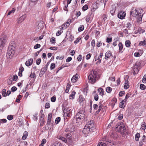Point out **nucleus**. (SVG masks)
Returning a JSON list of instances; mask_svg holds the SVG:
<instances>
[{
    "instance_id": "f257e3e1",
    "label": "nucleus",
    "mask_w": 146,
    "mask_h": 146,
    "mask_svg": "<svg viewBox=\"0 0 146 146\" xmlns=\"http://www.w3.org/2000/svg\"><path fill=\"white\" fill-rule=\"evenodd\" d=\"M98 75V74L96 70H92L90 71L89 75L88 76V82L92 84H94L96 82Z\"/></svg>"
},
{
    "instance_id": "f03ea898",
    "label": "nucleus",
    "mask_w": 146,
    "mask_h": 146,
    "mask_svg": "<svg viewBox=\"0 0 146 146\" xmlns=\"http://www.w3.org/2000/svg\"><path fill=\"white\" fill-rule=\"evenodd\" d=\"M85 111L83 109L79 110L76 113L75 115V118L76 122L79 123L81 122V121H83L85 117Z\"/></svg>"
},
{
    "instance_id": "7ed1b4c3",
    "label": "nucleus",
    "mask_w": 146,
    "mask_h": 146,
    "mask_svg": "<svg viewBox=\"0 0 146 146\" xmlns=\"http://www.w3.org/2000/svg\"><path fill=\"white\" fill-rule=\"evenodd\" d=\"M140 66L141 64L139 62H137L135 63V65L134 66L133 68V74L134 75H135L138 73L139 71L138 67H140Z\"/></svg>"
},
{
    "instance_id": "20e7f679",
    "label": "nucleus",
    "mask_w": 146,
    "mask_h": 146,
    "mask_svg": "<svg viewBox=\"0 0 146 146\" xmlns=\"http://www.w3.org/2000/svg\"><path fill=\"white\" fill-rule=\"evenodd\" d=\"M125 126L122 122L118 123L116 127L117 130L119 132L123 131L124 130Z\"/></svg>"
},
{
    "instance_id": "39448f33",
    "label": "nucleus",
    "mask_w": 146,
    "mask_h": 146,
    "mask_svg": "<svg viewBox=\"0 0 146 146\" xmlns=\"http://www.w3.org/2000/svg\"><path fill=\"white\" fill-rule=\"evenodd\" d=\"M52 113H50L48 115V119L46 124V125H47L48 127V129H47L48 130H50L51 129V128L49 127L48 126L50 125V124L51 123L52 124L53 122V121L52 120Z\"/></svg>"
},
{
    "instance_id": "423d86ee",
    "label": "nucleus",
    "mask_w": 146,
    "mask_h": 146,
    "mask_svg": "<svg viewBox=\"0 0 146 146\" xmlns=\"http://www.w3.org/2000/svg\"><path fill=\"white\" fill-rule=\"evenodd\" d=\"M71 109L69 108H65L63 110V113H64V117H70L71 115Z\"/></svg>"
},
{
    "instance_id": "0eeeda50",
    "label": "nucleus",
    "mask_w": 146,
    "mask_h": 146,
    "mask_svg": "<svg viewBox=\"0 0 146 146\" xmlns=\"http://www.w3.org/2000/svg\"><path fill=\"white\" fill-rule=\"evenodd\" d=\"M93 130L89 129L87 126H85L83 130V133L86 135H88L93 132Z\"/></svg>"
},
{
    "instance_id": "6e6552de",
    "label": "nucleus",
    "mask_w": 146,
    "mask_h": 146,
    "mask_svg": "<svg viewBox=\"0 0 146 146\" xmlns=\"http://www.w3.org/2000/svg\"><path fill=\"white\" fill-rule=\"evenodd\" d=\"M16 46V45L15 42L14 41H11L9 43L8 49L11 51H15Z\"/></svg>"
},
{
    "instance_id": "1a4fd4ad",
    "label": "nucleus",
    "mask_w": 146,
    "mask_h": 146,
    "mask_svg": "<svg viewBox=\"0 0 146 146\" xmlns=\"http://www.w3.org/2000/svg\"><path fill=\"white\" fill-rule=\"evenodd\" d=\"M94 125L93 121L90 120L88 122L85 126H87L89 129H92L93 131L95 128Z\"/></svg>"
},
{
    "instance_id": "9d476101",
    "label": "nucleus",
    "mask_w": 146,
    "mask_h": 146,
    "mask_svg": "<svg viewBox=\"0 0 146 146\" xmlns=\"http://www.w3.org/2000/svg\"><path fill=\"white\" fill-rule=\"evenodd\" d=\"M15 51L8 50L6 54V56L7 58L9 59H11L13 57L15 53Z\"/></svg>"
},
{
    "instance_id": "9b49d317",
    "label": "nucleus",
    "mask_w": 146,
    "mask_h": 146,
    "mask_svg": "<svg viewBox=\"0 0 146 146\" xmlns=\"http://www.w3.org/2000/svg\"><path fill=\"white\" fill-rule=\"evenodd\" d=\"M112 57V53L111 51L108 50L106 52L105 54V59L106 60H108Z\"/></svg>"
},
{
    "instance_id": "f8f14e48",
    "label": "nucleus",
    "mask_w": 146,
    "mask_h": 146,
    "mask_svg": "<svg viewBox=\"0 0 146 146\" xmlns=\"http://www.w3.org/2000/svg\"><path fill=\"white\" fill-rule=\"evenodd\" d=\"M146 143V136L143 135L139 143V146H142L143 145Z\"/></svg>"
},
{
    "instance_id": "ddd939ff",
    "label": "nucleus",
    "mask_w": 146,
    "mask_h": 146,
    "mask_svg": "<svg viewBox=\"0 0 146 146\" xmlns=\"http://www.w3.org/2000/svg\"><path fill=\"white\" fill-rule=\"evenodd\" d=\"M126 15V13L123 11H121L119 12L117 16L120 19H123L125 17Z\"/></svg>"
},
{
    "instance_id": "4468645a",
    "label": "nucleus",
    "mask_w": 146,
    "mask_h": 146,
    "mask_svg": "<svg viewBox=\"0 0 146 146\" xmlns=\"http://www.w3.org/2000/svg\"><path fill=\"white\" fill-rule=\"evenodd\" d=\"M105 109L103 105H100L99 106L98 109L96 111L95 113L98 114L101 111L102 112H104V111Z\"/></svg>"
},
{
    "instance_id": "2eb2a0df",
    "label": "nucleus",
    "mask_w": 146,
    "mask_h": 146,
    "mask_svg": "<svg viewBox=\"0 0 146 146\" xmlns=\"http://www.w3.org/2000/svg\"><path fill=\"white\" fill-rule=\"evenodd\" d=\"M138 14L139 13L136 9H135V10H133L131 11L130 14V17H131L132 15L135 17H136Z\"/></svg>"
},
{
    "instance_id": "dca6fc26",
    "label": "nucleus",
    "mask_w": 146,
    "mask_h": 146,
    "mask_svg": "<svg viewBox=\"0 0 146 146\" xmlns=\"http://www.w3.org/2000/svg\"><path fill=\"white\" fill-rule=\"evenodd\" d=\"M26 15L25 14L23 15L20 17L18 19V23H21L23 22L26 17Z\"/></svg>"
},
{
    "instance_id": "f3484780",
    "label": "nucleus",
    "mask_w": 146,
    "mask_h": 146,
    "mask_svg": "<svg viewBox=\"0 0 146 146\" xmlns=\"http://www.w3.org/2000/svg\"><path fill=\"white\" fill-rule=\"evenodd\" d=\"M79 75L76 74L75 75L73 76L71 80L72 83H75L78 79Z\"/></svg>"
},
{
    "instance_id": "a211bd4d",
    "label": "nucleus",
    "mask_w": 146,
    "mask_h": 146,
    "mask_svg": "<svg viewBox=\"0 0 146 146\" xmlns=\"http://www.w3.org/2000/svg\"><path fill=\"white\" fill-rule=\"evenodd\" d=\"M5 39L4 38H0V47L3 48L5 45Z\"/></svg>"
},
{
    "instance_id": "6ab92c4d",
    "label": "nucleus",
    "mask_w": 146,
    "mask_h": 146,
    "mask_svg": "<svg viewBox=\"0 0 146 146\" xmlns=\"http://www.w3.org/2000/svg\"><path fill=\"white\" fill-rule=\"evenodd\" d=\"M33 62V58H31L25 62V65L27 66H29L32 64Z\"/></svg>"
},
{
    "instance_id": "aec40b11",
    "label": "nucleus",
    "mask_w": 146,
    "mask_h": 146,
    "mask_svg": "<svg viewBox=\"0 0 146 146\" xmlns=\"http://www.w3.org/2000/svg\"><path fill=\"white\" fill-rule=\"evenodd\" d=\"M85 100V98L82 95H80L78 100L79 103L81 105H83V102Z\"/></svg>"
},
{
    "instance_id": "412c9836",
    "label": "nucleus",
    "mask_w": 146,
    "mask_h": 146,
    "mask_svg": "<svg viewBox=\"0 0 146 146\" xmlns=\"http://www.w3.org/2000/svg\"><path fill=\"white\" fill-rule=\"evenodd\" d=\"M57 138L59 139L62 140L65 143H66L67 142V140L65 138L63 137L61 135H59L58 136Z\"/></svg>"
},
{
    "instance_id": "4be33fe9",
    "label": "nucleus",
    "mask_w": 146,
    "mask_h": 146,
    "mask_svg": "<svg viewBox=\"0 0 146 146\" xmlns=\"http://www.w3.org/2000/svg\"><path fill=\"white\" fill-rule=\"evenodd\" d=\"M66 137L67 138V140L70 141L72 139V135L70 133H67L66 134Z\"/></svg>"
},
{
    "instance_id": "5701e85b",
    "label": "nucleus",
    "mask_w": 146,
    "mask_h": 146,
    "mask_svg": "<svg viewBox=\"0 0 146 146\" xmlns=\"http://www.w3.org/2000/svg\"><path fill=\"white\" fill-rule=\"evenodd\" d=\"M70 25V23L68 22H66V23H64L61 26V28L63 29L64 28V27L65 28H66L69 26Z\"/></svg>"
},
{
    "instance_id": "b1692460",
    "label": "nucleus",
    "mask_w": 146,
    "mask_h": 146,
    "mask_svg": "<svg viewBox=\"0 0 146 146\" xmlns=\"http://www.w3.org/2000/svg\"><path fill=\"white\" fill-rule=\"evenodd\" d=\"M146 128V125L145 122H143L142 123L141 125V127L140 129L141 130H145Z\"/></svg>"
},
{
    "instance_id": "393cba45",
    "label": "nucleus",
    "mask_w": 146,
    "mask_h": 146,
    "mask_svg": "<svg viewBox=\"0 0 146 146\" xmlns=\"http://www.w3.org/2000/svg\"><path fill=\"white\" fill-rule=\"evenodd\" d=\"M76 94V92L73 91L71 94L69 96L70 99H73L74 98V96Z\"/></svg>"
},
{
    "instance_id": "a878e982",
    "label": "nucleus",
    "mask_w": 146,
    "mask_h": 146,
    "mask_svg": "<svg viewBox=\"0 0 146 146\" xmlns=\"http://www.w3.org/2000/svg\"><path fill=\"white\" fill-rule=\"evenodd\" d=\"M16 9L14 8H13L11 10H10L9 11L7 14V16L10 15L11 14H13L15 11Z\"/></svg>"
},
{
    "instance_id": "bb28decb",
    "label": "nucleus",
    "mask_w": 146,
    "mask_h": 146,
    "mask_svg": "<svg viewBox=\"0 0 146 146\" xmlns=\"http://www.w3.org/2000/svg\"><path fill=\"white\" fill-rule=\"evenodd\" d=\"M124 102H125V101L124 100H123L121 102L119 103V107L120 108H123L125 107V106H124Z\"/></svg>"
},
{
    "instance_id": "cd10ccee",
    "label": "nucleus",
    "mask_w": 146,
    "mask_h": 146,
    "mask_svg": "<svg viewBox=\"0 0 146 146\" xmlns=\"http://www.w3.org/2000/svg\"><path fill=\"white\" fill-rule=\"evenodd\" d=\"M28 135V133L26 131H25L22 137V139L23 140H25L26 139Z\"/></svg>"
},
{
    "instance_id": "c85d7f7f",
    "label": "nucleus",
    "mask_w": 146,
    "mask_h": 146,
    "mask_svg": "<svg viewBox=\"0 0 146 146\" xmlns=\"http://www.w3.org/2000/svg\"><path fill=\"white\" fill-rule=\"evenodd\" d=\"M140 134L139 133H136L135 136V140L136 141H138L139 138L140 137Z\"/></svg>"
},
{
    "instance_id": "c756f323",
    "label": "nucleus",
    "mask_w": 146,
    "mask_h": 146,
    "mask_svg": "<svg viewBox=\"0 0 146 146\" xmlns=\"http://www.w3.org/2000/svg\"><path fill=\"white\" fill-rule=\"evenodd\" d=\"M98 91L100 92V94L101 95H104V90L102 88H100L98 89Z\"/></svg>"
},
{
    "instance_id": "7c9ffc66",
    "label": "nucleus",
    "mask_w": 146,
    "mask_h": 146,
    "mask_svg": "<svg viewBox=\"0 0 146 146\" xmlns=\"http://www.w3.org/2000/svg\"><path fill=\"white\" fill-rule=\"evenodd\" d=\"M125 43L126 47H129L130 46L131 43L130 41L129 40L126 41Z\"/></svg>"
},
{
    "instance_id": "2f4dec72",
    "label": "nucleus",
    "mask_w": 146,
    "mask_h": 146,
    "mask_svg": "<svg viewBox=\"0 0 146 146\" xmlns=\"http://www.w3.org/2000/svg\"><path fill=\"white\" fill-rule=\"evenodd\" d=\"M132 27L131 24L129 22H128L126 24L127 28L129 30H131V28Z\"/></svg>"
},
{
    "instance_id": "473e14b6",
    "label": "nucleus",
    "mask_w": 146,
    "mask_h": 146,
    "mask_svg": "<svg viewBox=\"0 0 146 146\" xmlns=\"http://www.w3.org/2000/svg\"><path fill=\"white\" fill-rule=\"evenodd\" d=\"M117 102V100L116 99H113L111 100V102H112V103H111V105L113 107L114 106L115 103Z\"/></svg>"
},
{
    "instance_id": "72a5a7b5",
    "label": "nucleus",
    "mask_w": 146,
    "mask_h": 146,
    "mask_svg": "<svg viewBox=\"0 0 146 146\" xmlns=\"http://www.w3.org/2000/svg\"><path fill=\"white\" fill-rule=\"evenodd\" d=\"M97 146H107L106 144L104 142H100L99 143Z\"/></svg>"
},
{
    "instance_id": "f704fd0d",
    "label": "nucleus",
    "mask_w": 146,
    "mask_h": 146,
    "mask_svg": "<svg viewBox=\"0 0 146 146\" xmlns=\"http://www.w3.org/2000/svg\"><path fill=\"white\" fill-rule=\"evenodd\" d=\"M138 17L137 18V20L139 21H141L142 20V16H141V13H139Z\"/></svg>"
},
{
    "instance_id": "c9c22d12",
    "label": "nucleus",
    "mask_w": 146,
    "mask_h": 146,
    "mask_svg": "<svg viewBox=\"0 0 146 146\" xmlns=\"http://www.w3.org/2000/svg\"><path fill=\"white\" fill-rule=\"evenodd\" d=\"M84 29V26L83 25H81L78 28V31L79 32L82 31Z\"/></svg>"
},
{
    "instance_id": "e433bc0d",
    "label": "nucleus",
    "mask_w": 146,
    "mask_h": 146,
    "mask_svg": "<svg viewBox=\"0 0 146 146\" xmlns=\"http://www.w3.org/2000/svg\"><path fill=\"white\" fill-rule=\"evenodd\" d=\"M6 90L4 89L2 90V95L4 97H5L7 96V94L6 93Z\"/></svg>"
},
{
    "instance_id": "4c0bfd02",
    "label": "nucleus",
    "mask_w": 146,
    "mask_h": 146,
    "mask_svg": "<svg viewBox=\"0 0 146 146\" xmlns=\"http://www.w3.org/2000/svg\"><path fill=\"white\" fill-rule=\"evenodd\" d=\"M102 42L100 40L97 41V42L96 46H97V47H99L102 45Z\"/></svg>"
},
{
    "instance_id": "58836bf2",
    "label": "nucleus",
    "mask_w": 146,
    "mask_h": 146,
    "mask_svg": "<svg viewBox=\"0 0 146 146\" xmlns=\"http://www.w3.org/2000/svg\"><path fill=\"white\" fill-rule=\"evenodd\" d=\"M117 134L116 133H112L111 135V136L114 139H116L117 138Z\"/></svg>"
},
{
    "instance_id": "ea45409f",
    "label": "nucleus",
    "mask_w": 146,
    "mask_h": 146,
    "mask_svg": "<svg viewBox=\"0 0 146 146\" xmlns=\"http://www.w3.org/2000/svg\"><path fill=\"white\" fill-rule=\"evenodd\" d=\"M140 88L143 90H145L146 88V86L143 84H141L140 86Z\"/></svg>"
},
{
    "instance_id": "a19ab883",
    "label": "nucleus",
    "mask_w": 146,
    "mask_h": 146,
    "mask_svg": "<svg viewBox=\"0 0 146 146\" xmlns=\"http://www.w3.org/2000/svg\"><path fill=\"white\" fill-rule=\"evenodd\" d=\"M38 115L37 113H36L33 115V119L35 121H36L37 120V116Z\"/></svg>"
},
{
    "instance_id": "79ce46f5",
    "label": "nucleus",
    "mask_w": 146,
    "mask_h": 146,
    "mask_svg": "<svg viewBox=\"0 0 146 146\" xmlns=\"http://www.w3.org/2000/svg\"><path fill=\"white\" fill-rule=\"evenodd\" d=\"M112 40V39L111 37L110 38H107L106 39V42L109 44H110L111 43Z\"/></svg>"
},
{
    "instance_id": "37998d69",
    "label": "nucleus",
    "mask_w": 146,
    "mask_h": 146,
    "mask_svg": "<svg viewBox=\"0 0 146 146\" xmlns=\"http://www.w3.org/2000/svg\"><path fill=\"white\" fill-rule=\"evenodd\" d=\"M119 46V50L121 51L123 49V44L121 42H120L118 45Z\"/></svg>"
},
{
    "instance_id": "c03bdc74",
    "label": "nucleus",
    "mask_w": 146,
    "mask_h": 146,
    "mask_svg": "<svg viewBox=\"0 0 146 146\" xmlns=\"http://www.w3.org/2000/svg\"><path fill=\"white\" fill-rule=\"evenodd\" d=\"M112 89L110 87H107L106 88V91L108 93H110Z\"/></svg>"
},
{
    "instance_id": "a18cd8bd",
    "label": "nucleus",
    "mask_w": 146,
    "mask_h": 146,
    "mask_svg": "<svg viewBox=\"0 0 146 146\" xmlns=\"http://www.w3.org/2000/svg\"><path fill=\"white\" fill-rule=\"evenodd\" d=\"M61 118L60 117H57L55 120V123L56 124H58L59 122L60 121Z\"/></svg>"
},
{
    "instance_id": "49530a36",
    "label": "nucleus",
    "mask_w": 146,
    "mask_h": 146,
    "mask_svg": "<svg viewBox=\"0 0 146 146\" xmlns=\"http://www.w3.org/2000/svg\"><path fill=\"white\" fill-rule=\"evenodd\" d=\"M55 38L54 37H52L50 39V42L52 44H54L55 43Z\"/></svg>"
},
{
    "instance_id": "de8ad7c7",
    "label": "nucleus",
    "mask_w": 146,
    "mask_h": 146,
    "mask_svg": "<svg viewBox=\"0 0 146 146\" xmlns=\"http://www.w3.org/2000/svg\"><path fill=\"white\" fill-rule=\"evenodd\" d=\"M53 146H62V145L60 143L56 142L54 143Z\"/></svg>"
},
{
    "instance_id": "09e8293b",
    "label": "nucleus",
    "mask_w": 146,
    "mask_h": 146,
    "mask_svg": "<svg viewBox=\"0 0 146 146\" xmlns=\"http://www.w3.org/2000/svg\"><path fill=\"white\" fill-rule=\"evenodd\" d=\"M82 63H81L80 64L78 65V66L77 67V68H76L77 70L78 71L80 70L82 68Z\"/></svg>"
},
{
    "instance_id": "8fccbe9b",
    "label": "nucleus",
    "mask_w": 146,
    "mask_h": 146,
    "mask_svg": "<svg viewBox=\"0 0 146 146\" xmlns=\"http://www.w3.org/2000/svg\"><path fill=\"white\" fill-rule=\"evenodd\" d=\"M18 78V77L16 75H14L13 77V80L14 81H16Z\"/></svg>"
},
{
    "instance_id": "3c124183",
    "label": "nucleus",
    "mask_w": 146,
    "mask_h": 146,
    "mask_svg": "<svg viewBox=\"0 0 146 146\" xmlns=\"http://www.w3.org/2000/svg\"><path fill=\"white\" fill-rule=\"evenodd\" d=\"M88 8V7L87 5H85L82 8V9L83 11H85L87 10Z\"/></svg>"
},
{
    "instance_id": "603ef678",
    "label": "nucleus",
    "mask_w": 146,
    "mask_h": 146,
    "mask_svg": "<svg viewBox=\"0 0 146 146\" xmlns=\"http://www.w3.org/2000/svg\"><path fill=\"white\" fill-rule=\"evenodd\" d=\"M142 82L144 83H146V74L144 75L142 79Z\"/></svg>"
},
{
    "instance_id": "864d4df0",
    "label": "nucleus",
    "mask_w": 146,
    "mask_h": 146,
    "mask_svg": "<svg viewBox=\"0 0 146 146\" xmlns=\"http://www.w3.org/2000/svg\"><path fill=\"white\" fill-rule=\"evenodd\" d=\"M65 66H64V65H63L61 66L60 67L58 68L57 70V71L56 72V73H57L60 70L62 69V68H63L64 67H65Z\"/></svg>"
},
{
    "instance_id": "5fc2aeb1",
    "label": "nucleus",
    "mask_w": 146,
    "mask_h": 146,
    "mask_svg": "<svg viewBox=\"0 0 146 146\" xmlns=\"http://www.w3.org/2000/svg\"><path fill=\"white\" fill-rule=\"evenodd\" d=\"M91 45L93 48L95 47V42L94 39L92 40V41Z\"/></svg>"
},
{
    "instance_id": "6e6d98bb",
    "label": "nucleus",
    "mask_w": 146,
    "mask_h": 146,
    "mask_svg": "<svg viewBox=\"0 0 146 146\" xmlns=\"http://www.w3.org/2000/svg\"><path fill=\"white\" fill-rule=\"evenodd\" d=\"M7 119L9 120H11L13 119V116L12 115H8L7 116Z\"/></svg>"
},
{
    "instance_id": "4d7b16f0",
    "label": "nucleus",
    "mask_w": 146,
    "mask_h": 146,
    "mask_svg": "<svg viewBox=\"0 0 146 146\" xmlns=\"http://www.w3.org/2000/svg\"><path fill=\"white\" fill-rule=\"evenodd\" d=\"M63 32V31L60 30V31H58L56 33V35L58 36H59L61 35V34Z\"/></svg>"
},
{
    "instance_id": "13d9d810",
    "label": "nucleus",
    "mask_w": 146,
    "mask_h": 146,
    "mask_svg": "<svg viewBox=\"0 0 146 146\" xmlns=\"http://www.w3.org/2000/svg\"><path fill=\"white\" fill-rule=\"evenodd\" d=\"M40 46L41 45L40 44H37L34 46V48L35 49H36L39 48Z\"/></svg>"
},
{
    "instance_id": "bf43d9fd",
    "label": "nucleus",
    "mask_w": 146,
    "mask_h": 146,
    "mask_svg": "<svg viewBox=\"0 0 146 146\" xmlns=\"http://www.w3.org/2000/svg\"><path fill=\"white\" fill-rule=\"evenodd\" d=\"M81 39V38L80 37L77 38L75 41H74V43L75 44H76L78 42H79V40Z\"/></svg>"
},
{
    "instance_id": "052dcab7",
    "label": "nucleus",
    "mask_w": 146,
    "mask_h": 146,
    "mask_svg": "<svg viewBox=\"0 0 146 146\" xmlns=\"http://www.w3.org/2000/svg\"><path fill=\"white\" fill-rule=\"evenodd\" d=\"M17 90V88L15 86L12 87L11 89V90L12 92H14Z\"/></svg>"
},
{
    "instance_id": "680f3d73",
    "label": "nucleus",
    "mask_w": 146,
    "mask_h": 146,
    "mask_svg": "<svg viewBox=\"0 0 146 146\" xmlns=\"http://www.w3.org/2000/svg\"><path fill=\"white\" fill-rule=\"evenodd\" d=\"M91 55L92 54L90 53H89L87 54L86 56V59L87 60H88L89 59H90V57H91Z\"/></svg>"
},
{
    "instance_id": "e2e57ef3",
    "label": "nucleus",
    "mask_w": 146,
    "mask_h": 146,
    "mask_svg": "<svg viewBox=\"0 0 146 146\" xmlns=\"http://www.w3.org/2000/svg\"><path fill=\"white\" fill-rule=\"evenodd\" d=\"M55 67V64L54 63H52L51 64L50 66V69L51 70H52Z\"/></svg>"
},
{
    "instance_id": "0e129e2a",
    "label": "nucleus",
    "mask_w": 146,
    "mask_h": 146,
    "mask_svg": "<svg viewBox=\"0 0 146 146\" xmlns=\"http://www.w3.org/2000/svg\"><path fill=\"white\" fill-rule=\"evenodd\" d=\"M129 96H130V95H129V94H127L126 95L125 99L124 100H124L125 101V103L127 101V99L129 97Z\"/></svg>"
},
{
    "instance_id": "69168bd1",
    "label": "nucleus",
    "mask_w": 146,
    "mask_h": 146,
    "mask_svg": "<svg viewBox=\"0 0 146 146\" xmlns=\"http://www.w3.org/2000/svg\"><path fill=\"white\" fill-rule=\"evenodd\" d=\"M50 106V105L49 103H46L45 104V108H49Z\"/></svg>"
},
{
    "instance_id": "338daca9",
    "label": "nucleus",
    "mask_w": 146,
    "mask_h": 146,
    "mask_svg": "<svg viewBox=\"0 0 146 146\" xmlns=\"http://www.w3.org/2000/svg\"><path fill=\"white\" fill-rule=\"evenodd\" d=\"M45 122L44 119H42L41 120L40 123V126H42L44 124V123Z\"/></svg>"
},
{
    "instance_id": "774afa93",
    "label": "nucleus",
    "mask_w": 146,
    "mask_h": 146,
    "mask_svg": "<svg viewBox=\"0 0 146 146\" xmlns=\"http://www.w3.org/2000/svg\"><path fill=\"white\" fill-rule=\"evenodd\" d=\"M125 92L124 91H120L119 93V96L120 97H122L123 95L125 94Z\"/></svg>"
}]
</instances>
